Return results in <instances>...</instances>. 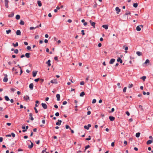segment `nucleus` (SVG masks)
I'll use <instances>...</instances> for the list:
<instances>
[{"label": "nucleus", "instance_id": "obj_20", "mask_svg": "<svg viewBox=\"0 0 153 153\" xmlns=\"http://www.w3.org/2000/svg\"><path fill=\"white\" fill-rule=\"evenodd\" d=\"M24 98L26 101H27V100H29V97L28 96L26 95V96H25L24 97Z\"/></svg>", "mask_w": 153, "mask_h": 153}, {"label": "nucleus", "instance_id": "obj_21", "mask_svg": "<svg viewBox=\"0 0 153 153\" xmlns=\"http://www.w3.org/2000/svg\"><path fill=\"white\" fill-rule=\"evenodd\" d=\"M30 53H27L25 54V56L27 58H29L30 57Z\"/></svg>", "mask_w": 153, "mask_h": 153}, {"label": "nucleus", "instance_id": "obj_64", "mask_svg": "<svg viewBox=\"0 0 153 153\" xmlns=\"http://www.w3.org/2000/svg\"><path fill=\"white\" fill-rule=\"evenodd\" d=\"M98 46L99 47H100L102 46V44L101 43H99L98 44Z\"/></svg>", "mask_w": 153, "mask_h": 153}, {"label": "nucleus", "instance_id": "obj_2", "mask_svg": "<svg viewBox=\"0 0 153 153\" xmlns=\"http://www.w3.org/2000/svg\"><path fill=\"white\" fill-rule=\"evenodd\" d=\"M90 23H91V26H93L94 28H95V25L96 23L95 22H93L92 21L90 20L89 21Z\"/></svg>", "mask_w": 153, "mask_h": 153}, {"label": "nucleus", "instance_id": "obj_39", "mask_svg": "<svg viewBox=\"0 0 153 153\" xmlns=\"http://www.w3.org/2000/svg\"><path fill=\"white\" fill-rule=\"evenodd\" d=\"M14 52L16 54H17L19 52V50L17 49H15L14 50Z\"/></svg>", "mask_w": 153, "mask_h": 153}, {"label": "nucleus", "instance_id": "obj_34", "mask_svg": "<svg viewBox=\"0 0 153 153\" xmlns=\"http://www.w3.org/2000/svg\"><path fill=\"white\" fill-rule=\"evenodd\" d=\"M133 6L134 7L136 8L138 6V4L137 3H134L133 4Z\"/></svg>", "mask_w": 153, "mask_h": 153}, {"label": "nucleus", "instance_id": "obj_43", "mask_svg": "<svg viewBox=\"0 0 153 153\" xmlns=\"http://www.w3.org/2000/svg\"><path fill=\"white\" fill-rule=\"evenodd\" d=\"M131 14V13L130 12H128L127 13H126L124 15V16H125L126 15H130Z\"/></svg>", "mask_w": 153, "mask_h": 153}, {"label": "nucleus", "instance_id": "obj_6", "mask_svg": "<svg viewBox=\"0 0 153 153\" xmlns=\"http://www.w3.org/2000/svg\"><path fill=\"white\" fill-rule=\"evenodd\" d=\"M51 82L52 83L57 84V81L56 79L52 80L51 81Z\"/></svg>", "mask_w": 153, "mask_h": 153}, {"label": "nucleus", "instance_id": "obj_47", "mask_svg": "<svg viewBox=\"0 0 153 153\" xmlns=\"http://www.w3.org/2000/svg\"><path fill=\"white\" fill-rule=\"evenodd\" d=\"M133 86V84H131L130 85H129L128 86V88H131Z\"/></svg>", "mask_w": 153, "mask_h": 153}, {"label": "nucleus", "instance_id": "obj_17", "mask_svg": "<svg viewBox=\"0 0 153 153\" xmlns=\"http://www.w3.org/2000/svg\"><path fill=\"white\" fill-rule=\"evenodd\" d=\"M51 60L50 59L48 60L47 62H46V63L48 64V67H50L51 65Z\"/></svg>", "mask_w": 153, "mask_h": 153}, {"label": "nucleus", "instance_id": "obj_9", "mask_svg": "<svg viewBox=\"0 0 153 153\" xmlns=\"http://www.w3.org/2000/svg\"><path fill=\"white\" fill-rule=\"evenodd\" d=\"M109 118L110 120L111 121H114L115 119L114 117L111 116H109Z\"/></svg>", "mask_w": 153, "mask_h": 153}, {"label": "nucleus", "instance_id": "obj_55", "mask_svg": "<svg viewBox=\"0 0 153 153\" xmlns=\"http://www.w3.org/2000/svg\"><path fill=\"white\" fill-rule=\"evenodd\" d=\"M126 114L128 116H129L130 115V113L128 111H126Z\"/></svg>", "mask_w": 153, "mask_h": 153}, {"label": "nucleus", "instance_id": "obj_22", "mask_svg": "<svg viewBox=\"0 0 153 153\" xmlns=\"http://www.w3.org/2000/svg\"><path fill=\"white\" fill-rule=\"evenodd\" d=\"M56 97L57 98V100L59 101L60 100V95L59 94H58L56 95Z\"/></svg>", "mask_w": 153, "mask_h": 153}, {"label": "nucleus", "instance_id": "obj_24", "mask_svg": "<svg viewBox=\"0 0 153 153\" xmlns=\"http://www.w3.org/2000/svg\"><path fill=\"white\" fill-rule=\"evenodd\" d=\"M136 54L139 56H140L142 55V54L141 52H140V51H138L137 52Z\"/></svg>", "mask_w": 153, "mask_h": 153}, {"label": "nucleus", "instance_id": "obj_26", "mask_svg": "<svg viewBox=\"0 0 153 153\" xmlns=\"http://www.w3.org/2000/svg\"><path fill=\"white\" fill-rule=\"evenodd\" d=\"M146 76H143L140 78V79H142L143 81H145V79H146Z\"/></svg>", "mask_w": 153, "mask_h": 153}, {"label": "nucleus", "instance_id": "obj_23", "mask_svg": "<svg viewBox=\"0 0 153 153\" xmlns=\"http://www.w3.org/2000/svg\"><path fill=\"white\" fill-rule=\"evenodd\" d=\"M37 3L39 7H41L42 5L41 1H37Z\"/></svg>", "mask_w": 153, "mask_h": 153}, {"label": "nucleus", "instance_id": "obj_50", "mask_svg": "<svg viewBox=\"0 0 153 153\" xmlns=\"http://www.w3.org/2000/svg\"><path fill=\"white\" fill-rule=\"evenodd\" d=\"M59 112H56L55 114V116H56V117L59 116Z\"/></svg>", "mask_w": 153, "mask_h": 153}, {"label": "nucleus", "instance_id": "obj_31", "mask_svg": "<svg viewBox=\"0 0 153 153\" xmlns=\"http://www.w3.org/2000/svg\"><path fill=\"white\" fill-rule=\"evenodd\" d=\"M19 24L21 25H24L25 24L24 22L22 20H21Z\"/></svg>", "mask_w": 153, "mask_h": 153}, {"label": "nucleus", "instance_id": "obj_63", "mask_svg": "<svg viewBox=\"0 0 153 153\" xmlns=\"http://www.w3.org/2000/svg\"><path fill=\"white\" fill-rule=\"evenodd\" d=\"M33 131L34 132H36L37 131V128H34L33 130Z\"/></svg>", "mask_w": 153, "mask_h": 153}, {"label": "nucleus", "instance_id": "obj_52", "mask_svg": "<svg viewBox=\"0 0 153 153\" xmlns=\"http://www.w3.org/2000/svg\"><path fill=\"white\" fill-rule=\"evenodd\" d=\"M126 88H127L126 87H124V88L123 89V92H126Z\"/></svg>", "mask_w": 153, "mask_h": 153}, {"label": "nucleus", "instance_id": "obj_36", "mask_svg": "<svg viewBox=\"0 0 153 153\" xmlns=\"http://www.w3.org/2000/svg\"><path fill=\"white\" fill-rule=\"evenodd\" d=\"M39 81V82L40 83L42 84V83L44 82V80L42 79H40Z\"/></svg>", "mask_w": 153, "mask_h": 153}, {"label": "nucleus", "instance_id": "obj_46", "mask_svg": "<svg viewBox=\"0 0 153 153\" xmlns=\"http://www.w3.org/2000/svg\"><path fill=\"white\" fill-rule=\"evenodd\" d=\"M139 107L140 108V109H141L142 111L143 110L142 106L141 105H139Z\"/></svg>", "mask_w": 153, "mask_h": 153}, {"label": "nucleus", "instance_id": "obj_51", "mask_svg": "<svg viewBox=\"0 0 153 153\" xmlns=\"http://www.w3.org/2000/svg\"><path fill=\"white\" fill-rule=\"evenodd\" d=\"M11 136L12 135V137H15V134L13 133H11Z\"/></svg>", "mask_w": 153, "mask_h": 153}, {"label": "nucleus", "instance_id": "obj_45", "mask_svg": "<svg viewBox=\"0 0 153 153\" xmlns=\"http://www.w3.org/2000/svg\"><path fill=\"white\" fill-rule=\"evenodd\" d=\"M40 79V78H37V79H34V81L36 82H38L39 80Z\"/></svg>", "mask_w": 153, "mask_h": 153}, {"label": "nucleus", "instance_id": "obj_13", "mask_svg": "<svg viewBox=\"0 0 153 153\" xmlns=\"http://www.w3.org/2000/svg\"><path fill=\"white\" fill-rule=\"evenodd\" d=\"M29 117H30V119L31 120H33L34 118L33 117V114L32 113H30L29 114Z\"/></svg>", "mask_w": 153, "mask_h": 153}, {"label": "nucleus", "instance_id": "obj_8", "mask_svg": "<svg viewBox=\"0 0 153 153\" xmlns=\"http://www.w3.org/2000/svg\"><path fill=\"white\" fill-rule=\"evenodd\" d=\"M58 122H56V125L59 126L61 124V123H62V120H58Z\"/></svg>", "mask_w": 153, "mask_h": 153}, {"label": "nucleus", "instance_id": "obj_29", "mask_svg": "<svg viewBox=\"0 0 153 153\" xmlns=\"http://www.w3.org/2000/svg\"><path fill=\"white\" fill-rule=\"evenodd\" d=\"M14 15V13H12L11 14L8 15V17H13Z\"/></svg>", "mask_w": 153, "mask_h": 153}, {"label": "nucleus", "instance_id": "obj_57", "mask_svg": "<svg viewBox=\"0 0 153 153\" xmlns=\"http://www.w3.org/2000/svg\"><path fill=\"white\" fill-rule=\"evenodd\" d=\"M35 29V27H30V30H33Z\"/></svg>", "mask_w": 153, "mask_h": 153}, {"label": "nucleus", "instance_id": "obj_56", "mask_svg": "<svg viewBox=\"0 0 153 153\" xmlns=\"http://www.w3.org/2000/svg\"><path fill=\"white\" fill-rule=\"evenodd\" d=\"M82 34L83 35H84L85 34V33L84 32V30H82L81 31Z\"/></svg>", "mask_w": 153, "mask_h": 153}, {"label": "nucleus", "instance_id": "obj_19", "mask_svg": "<svg viewBox=\"0 0 153 153\" xmlns=\"http://www.w3.org/2000/svg\"><path fill=\"white\" fill-rule=\"evenodd\" d=\"M16 34L17 35H20L21 34V32L19 30H17L16 32Z\"/></svg>", "mask_w": 153, "mask_h": 153}, {"label": "nucleus", "instance_id": "obj_32", "mask_svg": "<svg viewBox=\"0 0 153 153\" xmlns=\"http://www.w3.org/2000/svg\"><path fill=\"white\" fill-rule=\"evenodd\" d=\"M20 16L19 15H17L16 16V19L18 20L20 19Z\"/></svg>", "mask_w": 153, "mask_h": 153}, {"label": "nucleus", "instance_id": "obj_41", "mask_svg": "<svg viewBox=\"0 0 153 153\" xmlns=\"http://www.w3.org/2000/svg\"><path fill=\"white\" fill-rule=\"evenodd\" d=\"M90 147V146L89 145H88L86 146L85 147V150H86L88 148H89Z\"/></svg>", "mask_w": 153, "mask_h": 153}, {"label": "nucleus", "instance_id": "obj_59", "mask_svg": "<svg viewBox=\"0 0 153 153\" xmlns=\"http://www.w3.org/2000/svg\"><path fill=\"white\" fill-rule=\"evenodd\" d=\"M36 142L37 144H39V143H40V140H38L37 141H36Z\"/></svg>", "mask_w": 153, "mask_h": 153}, {"label": "nucleus", "instance_id": "obj_1", "mask_svg": "<svg viewBox=\"0 0 153 153\" xmlns=\"http://www.w3.org/2000/svg\"><path fill=\"white\" fill-rule=\"evenodd\" d=\"M8 81L7 76L6 74H4V77L3 79V81L4 82H6Z\"/></svg>", "mask_w": 153, "mask_h": 153}, {"label": "nucleus", "instance_id": "obj_3", "mask_svg": "<svg viewBox=\"0 0 153 153\" xmlns=\"http://www.w3.org/2000/svg\"><path fill=\"white\" fill-rule=\"evenodd\" d=\"M91 127V125L90 124H88L87 126L85 125L84 126V128L87 130H88L89 128Z\"/></svg>", "mask_w": 153, "mask_h": 153}, {"label": "nucleus", "instance_id": "obj_49", "mask_svg": "<svg viewBox=\"0 0 153 153\" xmlns=\"http://www.w3.org/2000/svg\"><path fill=\"white\" fill-rule=\"evenodd\" d=\"M96 102V100L95 99H94L92 101V103L94 104Z\"/></svg>", "mask_w": 153, "mask_h": 153}, {"label": "nucleus", "instance_id": "obj_61", "mask_svg": "<svg viewBox=\"0 0 153 153\" xmlns=\"http://www.w3.org/2000/svg\"><path fill=\"white\" fill-rule=\"evenodd\" d=\"M24 43L26 45H28V43L26 42H24Z\"/></svg>", "mask_w": 153, "mask_h": 153}, {"label": "nucleus", "instance_id": "obj_53", "mask_svg": "<svg viewBox=\"0 0 153 153\" xmlns=\"http://www.w3.org/2000/svg\"><path fill=\"white\" fill-rule=\"evenodd\" d=\"M84 84V82L83 81H82L80 82L81 85H83Z\"/></svg>", "mask_w": 153, "mask_h": 153}, {"label": "nucleus", "instance_id": "obj_7", "mask_svg": "<svg viewBox=\"0 0 153 153\" xmlns=\"http://www.w3.org/2000/svg\"><path fill=\"white\" fill-rule=\"evenodd\" d=\"M115 59H111L109 62L110 64H112L115 62Z\"/></svg>", "mask_w": 153, "mask_h": 153}, {"label": "nucleus", "instance_id": "obj_37", "mask_svg": "<svg viewBox=\"0 0 153 153\" xmlns=\"http://www.w3.org/2000/svg\"><path fill=\"white\" fill-rule=\"evenodd\" d=\"M11 32V30H7L6 31V33L7 34H9Z\"/></svg>", "mask_w": 153, "mask_h": 153}, {"label": "nucleus", "instance_id": "obj_48", "mask_svg": "<svg viewBox=\"0 0 153 153\" xmlns=\"http://www.w3.org/2000/svg\"><path fill=\"white\" fill-rule=\"evenodd\" d=\"M34 109L35 110L36 113H37L38 112V111L37 109H36V107H34Z\"/></svg>", "mask_w": 153, "mask_h": 153}, {"label": "nucleus", "instance_id": "obj_4", "mask_svg": "<svg viewBox=\"0 0 153 153\" xmlns=\"http://www.w3.org/2000/svg\"><path fill=\"white\" fill-rule=\"evenodd\" d=\"M5 5L6 7L7 8H8L9 7L8 6V3H9V1L8 0H5Z\"/></svg>", "mask_w": 153, "mask_h": 153}, {"label": "nucleus", "instance_id": "obj_42", "mask_svg": "<svg viewBox=\"0 0 153 153\" xmlns=\"http://www.w3.org/2000/svg\"><path fill=\"white\" fill-rule=\"evenodd\" d=\"M65 128L66 129L69 128L70 129H71V128L68 125H66L65 126Z\"/></svg>", "mask_w": 153, "mask_h": 153}, {"label": "nucleus", "instance_id": "obj_62", "mask_svg": "<svg viewBox=\"0 0 153 153\" xmlns=\"http://www.w3.org/2000/svg\"><path fill=\"white\" fill-rule=\"evenodd\" d=\"M27 50H30L31 49V47L30 46H27Z\"/></svg>", "mask_w": 153, "mask_h": 153}, {"label": "nucleus", "instance_id": "obj_28", "mask_svg": "<svg viewBox=\"0 0 153 153\" xmlns=\"http://www.w3.org/2000/svg\"><path fill=\"white\" fill-rule=\"evenodd\" d=\"M85 95V92L84 91H82L80 94L79 96L80 97H83Z\"/></svg>", "mask_w": 153, "mask_h": 153}, {"label": "nucleus", "instance_id": "obj_33", "mask_svg": "<svg viewBox=\"0 0 153 153\" xmlns=\"http://www.w3.org/2000/svg\"><path fill=\"white\" fill-rule=\"evenodd\" d=\"M4 98L5 100L7 101L10 100L9 98L7 96H6L4 97Z\"/></svg>", "mask_w": 153, "mask_h": 153}, {"label": "nucleus", "instance_id": "obj_60", "mask_svg": "<svg viewBox=\"0 0 153 153\" xmlns=\"http://www.w3.org/2000/svg\"><path fill=\"white\" fill-rule=\"evenodd\" d=\"M111 145L113 147L114 146V143L112 142L111 143Z\"/></svg>", "mask_w": 153, "mask_h": 153}, {"label": "nucleus", "instance_id": "obj_18", "mask_svg": "<svg viewBox=\"0 0 153 153\" xmlns=\"http://www.w3.org/2000/svg\"><path fill=\"white\" fill-rule=\"evenodd\" d=\"M152 142H153V140H149L146 142V144L147 145L150 144H151Z\"/></svg>", "mask_w": 153, "mask_h": 153}, {"label": "nucleus", "instance_id": "obj_14", "mask_svg": "<svg viewBox=\"0 0 153 153\" xmlns=\"http://www.w3.org/2000/svg\"><path fill=\"white\" fill-rule=\"evenodd\" d=\"M31 142V145L28 146V148L29 149H31L33 146V143L30 141Z\"/></svg>", "mask_w": 153, "mask_h": 153}, {"label": "nucleus", "instance_id": "obj_30", "mask_svg": "<svg viewBox=\"0 0 153 153\" xmlns=\"http://www.w3.org/2000/svg\"><path fill=\"white\" fill-rule=\"evenodd\" d=\"M140 132H138L136 133L135 136L137 137H140Z\"/></svg>", "mask_w": 153, "mask_h": 153}, {"label": "nucleus", "instance_id": "obj_27", "mask_svg": "<svg viewBox=\"0 0 153 153\" xmlns=\"http://www.w3.org/2000/svg\"><path fill=\"white\" fill-rule=\"evenodd\" d=\"M12 45L14 46V47H15L18 46V44L17 42H16V43L15 44H14V43H13Z\"/></svg>", "mask_w": 153, "mask_h": 153}, {"label": "nucleus", "instance_id": "obj_5", "mask_svg": "<svg viewBox=\"0 0 153 153\" xmlns=\"http://www.w3.org/2000/svg\"><path fill=\"white\" fill-rule=\"evenodd\" d=\"M41 105L44 109H45L47 108V105L45 103H42Z\"/></svg>", "mask_w": 153, "mask_h": 153}, {"label": "nucleus", "instance_id": "obj_16", "mask_svg": "<svg viewBox=\"0 0 153 153\" xmlns=\"http://www.w3.org/2000/svg\"><path fill=\"white\" fill-rule=\"evenodd\" d=\"M117 61L118 62H119L120 63H122L123 62V61L120 58L118 57L117 59Z\"/></svg>", "mask_w": 153, "mask_h": 153}, {"label": "nucleus", "instance_id": "obj_10", "mask_svg": "<svg viewBox=\"0 0 153 153\" xmlns=\"http://www.w3.org/2000/svg\"><path fill=\"white\" fill-rule=\"evenodd\" d=\"M29 87L32 90L33 89V84L32 83H30L29 85Z\"/></svg>", "mask_w": 153, "mask_h": 153}, {"label": "nucleus", "instance_id": "obj_35", "mask_svg": "<svg viewBox=\"0 0 153 153\" xmlns=\"http://www.w3.org/2000/svg\"><path fill=\"white\" fill-rule=\"evenodd\" d=\"M149 63V60L148 59H147L146 60L145 62L144 63V64H147V63Z\"/></svg>", "mask_w": 153, "mask_h": 153}, {"label": "nucleus", "instance_id": "obj_15", "mask_svg": "<svg viewBox=\"0 0 153 153\" xmlns=\"http://www.w3.org/2000/svg\"><path fill=\"white\" fill-rule=\"evenodd\" d=\"M102 27L105 29L107 30L108 28V25H102Z\"/></svg>", "mask_w": 153, "mask_h": 153}, {"label": "nucleus", "instance_id": "obj_58", "mask_svg": "<svg viewBox=\"0 0 153 153\" xmlns=\"http://www.w3.org/2000/svg\"><path fill=\"white\" fill-rule=\"evenodd\" d=\"M3 140V138L2 137H0V142H2Z\"/></svg>", "mask_w": 153, "mask_h": 153}, {"label": "nucleus", "instance_id": "obj_40", "mask_svg": "<svg viewBox=\"0 0 153 153\" xmlns=\"http://www.w3.org/2000/svg\"><path fill=\"white\" fill-rule=\"evenodd\" d=\"M91 137L90 136H88V138H86L85 139V140H91Z\"/></svg>", "mask_w": 153, "mask_h": 153}, {"label": "nucleus", "instance_id": "obj_25", "mask_svg": "<svg viewBox=\"0 0 153 153\" xmlns=\"http://www.w3.org/2000/svg\"><path fill=\"white\" fill-rule=\"evenodd\" d=\"M141 30V28L140 27L139 25L137 26L136 27V30L137 31H140Z\"/></svg>", "mask_w": 153, "mask_h": 153}, {"label": "nucleus", "instance_id": "obj_12", "mask_svg": "<svg viewBox=\"0 0 153 153\" xmlns=\"http://www.w3.org/2000/svg\"><path fill=\"white\" fill-rule=\"evenodd\" d=\"M115 10L117 11V14H118L119 13L120 11V9L118 7H117L115 8Z\"/></svg>", "mask_w": 153, "mask_h": 153}, {"label": "nucleus", "instance_id": "obj_44", "mask_svg": "<svg viewBox=\"0 0 153 153\" xmlns=\"http://www.w3.org/2000/svg\"><path fill=\"white\" fill-rule=\"evenodd\" d=\"M78 147H77L79 149H80L81 148V145L79 144H77Z\"/></svg>", "mask_w": 153, "mask_h": 153}, {"label": "nucleus", "instance_id": "obj_54", "mask_svg": "<svg viewBox=\"0 0 153 153\" xmlns=\"http://www.w3.org/2000/svg\"><path fill=\"white\" fill-rule=\"evenodd\" d=\"M67 103V102L66 101H64L62 102V104L63 105H66Z\"/></svg>", "mask_w": 153, "mask_h": 153}, {"label": "nucleus", "instance_id": "obj_38", "mask_svg": "<svg viewBox=\"0 0 153 153\" xmlns=\"http://www.w3.org/2000/svg\"><path fill=\"white\" fill-rule=\"evenodd\" d=\"M28 128V126H26V129L25 130H22V131L23 132H25V131H27V130Z\"/></svg>", "mask_w": 153, "mask_h": 153}, {"label": "nucleus", "instance_id": "obj_11", "mask_svg": "<svg viewBox=\"0 0 153 153\" xmlns=\"http://www.w3.org/2000/svg\"><path fill=\"white\" fill-rule=\"evenodd\" d=\"M37 72V71H33V77H35L36 76Z\"/></svg>", "mask_w": 153, "mask_h": 153}]
</instances>
